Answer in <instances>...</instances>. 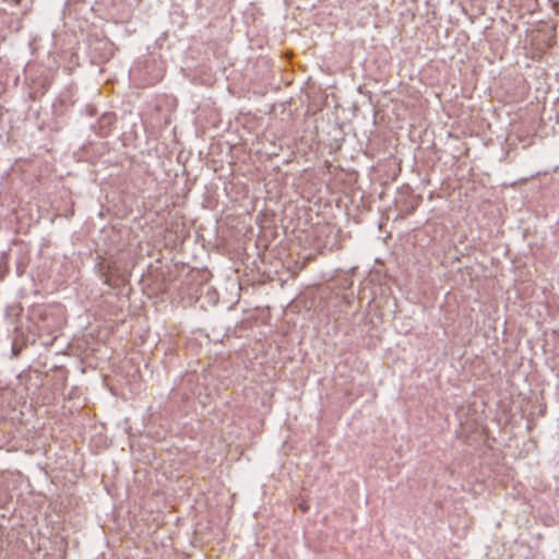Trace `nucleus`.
<instances>
[{
    "label": "nucleus",
    "instance_id": "nucleus-3",
    "mask_svg": "<svg viewBox=\"0 0 559 559\" xmlns=\"http://www.w3.org/2000/svg\"><path fill=\"white\" fill-rule=\"evenodd\" d=\"M94 108H90V115H93L94 114Z\"/></svg>",
    "mask_w": 559,
    "mask_h": 559
},
{
    "label": "nucleus",
    "instance_id": "nucleus-1",
    "mask_svg": "<svg viewBox=\"0 0 559 559\" xmlns=\"http://www.w3.org/2000/svg\"><path fill=\"white\" fill-rule=\"evenodd\" d=\"M114 119H115V117L112 114H105L102 117V123L109 126L112 123Z\"/></svg>",
    "mask_w": 559,
    "mask_h": 559
},
{
    "label": "nucleus",
    "instance_id": "nucleus-2",
    "mask_svg": "<svg viewBox=\"0 0 559 559\" xmlns=\"http://www.w3.org/2000/svg\"><path fill=\"white\" fill-rule=\"evenodd\" d=\"M299 509H300L304 513H306V512H308V510H309V506H308L306 502H300V503H299Z\"/></svg>",
    "mask_w": 559,
    "mask_h": 559
}]
</instances>
